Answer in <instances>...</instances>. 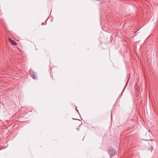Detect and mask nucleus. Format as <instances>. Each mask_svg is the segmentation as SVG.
<instances>
[{
	"label": "nucleus",
	"instance_id": "obj_1",
	"mask_svg": "<svg viewBox=\"0 0 158 158\" xmlns=\"http://www.w3.org/2000/svg\"><path fill=\"white\" fill-rule=\"evenodd\" d=\"M109 151V154L110 158H112V157L114 156L115 154V152L113 150L112 148L110 147L108 149Z\"/></svg>",
	"mask_w": 158,
	"mask_h": 158
},
{
	"label": "nucleus",
	"instance_id": "obj_2",
	"mask_svg": "<svg viewBox=\"0 0 158 158\" xmlns=\"http://www.w3.org/2000/svg\"><path fill=\"white\" fill-rule=\"evenodd\" d=\"M8 40L11 44L14 46L16 45H17V43L12 40L11 38H9L8 39Z\"/></svg>",
	"mask_w": 158,
	"mask_h": 158
},
{
	"label": "nucleus",
	"instance_id": "obj_3",
	"mask_svg": "<svg viewBox=\"0 0 158 158\" xmlns=\"http://www.w3.org/2000/svg\"><path fill=\"white\" fill-rule=\"evenodd\" d=\"M31 76H32L33 78L35 79H36L37 77L36 76V74L35 72H33L31 74Z\"/></svg>",
	"mask_w": 158,
	"mask_h": 158
},
{
	"label": "nucleus",
	"instance_id": "obj_4",
	"mask_svg": "<svg viewBox=\"0 0 158 158\" xmlns=\"http://www.w3.org/2000/svg\"><path fill=\"white\" fill-rule=\"evenodd\" d=\"M143 139L144 140H146V141H148V140L145 139ZM149 140H150L151 141H152L153 140L154 141V139H150Z\"/></svg>",
	"mask_w": 158,
	"mask_h": 158
},
{
	"label": "nucleus",
	"instance_id": "obj_5",
	"mask_svg": "<svg viewBox=\"0 0 158 158\" xmlns=\"http://www.w3.org/2000/svg\"><path fill=\"white\" fill-rule=\"evenodd\" d=\"M73 119H74V120H78V119H75V118H73Z\"/></svg>",
	"mask_w": 158,
	"mask_h": 158
},
{
	"label": "nucleus",
	"instance_id": "obj_6",
	"mask_svg": "<svg viewBox=\"0 0 158 158\" xmlns=\"http://www.w3.org/2000/svg\"><path fill=\"white\" fill-rule=\"evenodd\" d=\"M76 110L78 111V113H79V111H78V110L76 108Z\"/></svg>",
	"mask_w": 158,
	"mask_h": 158
},
{
	"label": "nucleus",
	"instance_id": "obj_7",
	"mask_svg": "<svg viewBox=\"0 0 158 158\" xmlns=\"http://www.w3.org/2000/svg\"><path fill=\"white\" fill-rule=\"evenodd\" d=\"M152 149H153V148H151V152H152Z\"/></svg>",
	"mask_w": 158,
	"mask_h": 158
},
{
	"label": "nucleus",
	"instance_id": "obj_8",
	"mask_svg": "<svg viewBox=\"0 0 158 158\" xmlns=\"http://www.w3.org/2000/svg\"><path fill=\"white\" fill-rule=\"evenodd\" d=\"M111 118H112V117L111 116ZM111 119L112 120V118H111Z\"/></svg>",
	"mask_w": 158,
	"mask_h": 158
},
{
	"label": "nucleus",
	"instance_id": "obj_9",
	"mask_svg": "<svg viewBox=\"0 0 158 158\" xmlns=\"http://www.w3.org/2000/svg\"><path fill=\"white\" fill-rule=\"evenodd\" d=\"M44 24V23H43L42 24V25H43V24Z\"/></svg>",
	"mask_w": 158,
	"mask_h": 158
},
{
	"label": "nucleus",
	"instance_id": "obj_10",
	"mask_svg": "<svg viewBox=\"0 0 158 158\" xmlns=\"http://www.w3.org/2000/svg\"><path fill=\"white\" fill-rule=\"evenodd\" d=\"M7 146H8V144H7V145L6 146V148L7 147Z\"/></svg>",
	"mask_w": 158,
	"mask_h": 158
},
{
	"label": "nucleus",
	"instance_id": "obj_11",
	"mask_svg": "<svg viewBox=\"0 0 158 158\" xmlns=\"http://www.w3.org/2000/svg\"><path fill=\"white\" fill-rule=\"evenodd\" d=\"M124 89L123 90V92L124 91Z\"/></svg>",
	"mask_w": 158,
	"mask_h": 158
},
{
	"label": "nucleus",
	"instance_id": "obj_12",
	"mask_svg": "<svg viewBox=\"0 0 158 158\" xmlns=\"http://www.w3.org/2000/svg\"><path fill=\"white\" fill-rule=\"evenodd\" d=\"M48 19H47L46 21L48 20Z\"/></svg>",
	"mask_w": 158,
	"mask_h": 158
},
{
	"label": "nucleus",
	"instance_id": "obj_13",
	"mask_svg": "<svg viewBox=\"0 0 158 158\" xmlns=\"http://www.w3.org/2000/svg\"><path fill=\"white\" fill-rule=\"evenodd\" d=\"M84 139H82V140H84Z\"/></svg>",
	"mask_w": 158,
	"mask_h": 158
}]
</instances>
